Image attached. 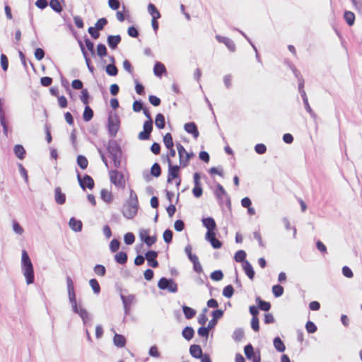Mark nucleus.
Masks as SVG:
<instances>
[{"label":"nucleus","instance_id":"51","mask_svg":"<svg viewBox=\"0 0 362 362\" xmlns=\"http://www.w3.org/2000/svg\"><path fill=\"white\" fill-rule=\"evenodd\" d=\"M97 54L100 57H105L107 55V49L103 44H100L97 47Z\"/></svg>","mask_w":362,"mask_h":362},{"label":"nucleus","instance_id":"30","mask_svg":"<svg viewBox=\"0 0 362 362\" xmlns=\"http://www.w3.org/2000/svg\"><path fill=\"white\" fill-rule=\"evenodd\" d=\"M163 143L165 147L168 148H172L174 147V143L173 140V137L170 133H166L163 136Z\"/></svg>","mask_w":362,"mask_h":362},{"label":"nucleus","instance_id":"10","mask_svg":"<svg viewBox=\"0 0 362 362\" xmlns=\"http://www.w3.org/2000/svg\"><path fill=\"white\" fill-rule=\"evenodd\" d=\"M66 284L69 300L71 303V304L74 306L75 309H76V299L74 291V286L73 281L70 276L66 277Z\"/></svg>","mask_w":362,"mask_h":362},{"label":"nucleus","instance_id":"38","mask_svg":"<svg viewBox=\"0 0 362 362\" xmlns=\"http://www.w3.org/2000/svg\"><path fill=\"white\" fill-rule=\"evenodd\" d=\"M89 284L95 293L98 294L100 292V286L95 279H91L89 281Z\"/></svg>","mask_w":362,"mask_h":362},{"label":"nucleus","instance_id":"47","mask_svg":"<svg viewBox=\"0 0 362 362\" xmlns=\"http://www.w3.org/2000/svg\"><path fill=\"white\" fill-rule=\"evenodd\" d=\"M124 240L127 245H132L135 241V236L132 233H127L124 235Z\"/></svg>","mask_w":362,"mask_h":362},{"label":"nucleus","instance_id":"48","mask_svg":"<svg viewBox=\"0 0 362 362\" xmlns=\"http://www.w3.org/2000/svg\"><path fill=\"white\" fill-rule=\"evenodd\" d=\"M169 281L170 279H167L166 278H161L158 283V288L161 290L167 289L169 285Z\"/></svg>","mask_w":362,"mask_h":362},{"label":"nucleus","instance_id":"44","mask_svg":"<svg viewBox=\"0 0 362 362\" xmlns=\"http://www.w3.org/2000/svg\"><path fill=\"white\" fill-rule=\"evenodd\" d=\"M105 71L107 74L110 76H116L118 73V69L117 66L114 64H108L106 66Z\"/></svg>","mask_w":362,"mask_h":362},{"label":"nucleus","instance_id":"29","mask_svg":"<svg viewBox=\"0 0 362 362\" xmlns=\"http://www.w3.org/2000/svg\"><path fill=\"white\" fill-rule=\"evenodd\" d=\"M256 302L258 304L259 308L262 310L268 311L271 308L270 303L262 300L259 297L256 298Z\"/></svg>","mask_w":362,"mask_h":362},{"label":"nucleus","instance_id":"11","mask_svg":"<svg viewBox=\"0 0 362 362\" xmlns=\"http://www.w3.org/2000/svg\"><path fill=\"white\" fill-rule=\"evenodd\" d=\"M157 257L158 253L153 250L148 251L145 255V258L146 259L148 265L153 268L158 267V262L156 259Z\"/></svg>","mask_w":362,"mask_h":362},{"label":"nucleus","instance_id":"26","mask_svg":"<svg viewBox=\"0 0 362 362\" xmlns=\"http://www.w3.org/2000/svg\"><path fill=\"white\" fill-rule=\"evenodd\" d=\"M155 124L156 127L159 129H163L165 127V117L163 114L158 113L156 115L155 119Z\"/></svg>","mask_w":362,"mask_h":362},{"label":"nucleus","instance_id":"20","mask_svg":"<svg viewBox=\"0 0 362 362\" xmlns=\"http://www.w3.org/2000/svg\"><path fill=\"white\" fill-rule=\"evenodd\" d=\"M189 353L190 354L196 358H200L202 354V349L199 345L193 344L189 347Z\"/></svg>","mask_w":362,"mask_h":362},{"label":"nucleus","instance_id":"35","mask_svg":"<svg viewBox=\"0 0 362 362\" xmlns=\"http://www.w3.org/2000/svg\"><path fill=\"white\" fill-rule=\"evenodd\" d=\"M274 346L275 349L279 352H283L286 349L284 342L279 337H276L274 339Z\"/></svg>","mask_w":362,"mask_h":362},{"label":"nucleus","instance_id":"42","mask_svg":"<svg viewBox=\"0 0 362 362\" xmlns=\"http://www.w3.org/2000/svg\"><path fill=\"white\" fill-rule=\"evenodd\" d=\"M94 272L100 276H104L106 273V269L103 265L101 264H97L94 267Z\"/></svg>","mask_w":362,"mask_h":362},{"label":"nucleus","instance_id":"63","mask_svg":"<svg viewBox=\"0 0 362 362\" xmlns=\"http://www.w3.org/2000/svg\"><path fill=\"white\" fill-rule=\"evenodd\" d=\"M35 57L37 60H41L45 57V52L41 48H37L35 51Z\"/></svg>","mask_w":362,"mask_h":362},{"label":"nucleus","instance_id":"22","mask_svg":"<svg viewBox=\"0 0 362 362\" xmlns=\"http://www.w3.org/2000/svg\"><path fill=\"white\" fill-rule=\"evenodd\" d=\"M113 342L116 346L119 348H122L124 347V346L126 345V339L122 334H115L113 337Z\"/></svg>","mask_w":362,"mask_h":362},{"label":"nucleus","instance_id":"58","mask_svg":"<svg viewBox=\"0 0 362 362\" xmlns=\"http://www.w3.org/2000/svg\"><path fill=\"white\" fill-rule=\"evenodd\" d=\"M123 68L127 71L129 72V74H133V71H134V69L130 63L129 61H128L127 59H125L124 62H123Z\"/></svg>","mask_w":362,"mask_h":362},{"label":"nucleus","instance_id":"19","mask_svg":"<svg viewBox=\"0 0 362 362\" xmlns=\"http://www.w3.org/2000/svg\"><path fill=\"white\" fill-rule=\"evenodd\" d=\"M100 198L107 204H110L113 201V195L112 192L107 189H101Z\"/></svg>","mask_w":362,"mask_h":362},{"label":"nucleus","instance_id":"2","mask_svg":"<svg viewBox=\"0 0 362 362\" xmlns=\"http://www.w3.org/2000/svg\"><path fill=\"white\" fill-rule=\"evenodd\" d=\"M21 263L27 284H33L34 281L33 266L26 250L22 251Z\"/></svg>","mask_w":362,"mask_h":362},{"label":"nucleus","instance_id":"17","mask_svg":"<svg viewBox=\"0 0 362 362\" xmlns=\"http://www.w3.org/2000/svg\"><path fill=\"white\" fill-rule=\"evenodd\" d=\"M243 267L245 273L251 280H253L255 277V272L252 264L248 261H245L243 264Z\"/></svg>","mask_w":362,"mask_h":362},{"label":"nucleus","instance_id":"9","mask_svg":"<svg viewBox=\"0 0 362 362\" xmlns=\"http://www.w3.org/2000/svg\"><path fill=\"white\" fill-rule=\"evenodd\" d=\"M139 237L148 247L153 245L157 240L156 235H150L149 229H141L139 230Z\"/></svg>","mask_w":362,"mask_h":362},{"label":"nucleus","instance_id":"18","mask_svg":"<svg viewBox=\"0 0 362 362\" xmlns=\"http://www.w3.org/2000/svg\"><path fill=\"white\" fill-rule=\"evenodd\" d=\"M54 199L56 202L59 204H64L66 202V196L59 187L55 188Z\"/></svg>","mask_w":362,"mask_h":362},{"label":"nucleus","instance_id":"46","mask_svg":"<svg viewBox=\"0 0 362 362\" xmlns=\"http://www.w3.org/2000/svg\"><path fill=\"white\" fill-rule=\"evenodd\" d=\"M272 293L275 297H279L282 296L284 293V288L280 285H274L272 287Z\"/></svg>","mask_w":362,"mask_h":362},{"label":"nucleus","instance_id":"27","mask_svg":"<svg viewBox=\"0 0 362 362\" xmlns=\"http://www.w3.org/2000/svg\"><path fill=\"white\" fill-rule=\"evenodd\" d=\"M14 153L16 156L17 158H18L21 160H23L25 158V150L21 145H16L13 148Z\"/></svg>","mask_w":362,"mask_h":362},{"label":"nucleus","instance_id":"4","mask_svg":"<svg viewBox=\"0 0 362 362\" xmlns=\"http://www.w3.org/2000/svg\"><path fill=\"white\" fill-rule=\"evenodd\" d=\"M180 168V165H173L172 161H169L167 181L168 183H170L175 180L177 188L179 187L181 183V179L179 176Z\"/></svg>","mask_w":362,"mask_h":362},{"label":"nucleus","instance_id":"6","mask_svg":"<svg viewBox=\"0 0 362 362\" xmlns=\"http://www.w3.org/2000/svg\"><path fill=\"white\" fill-rule=\"evenodd\" d=\"M179 155L180 165L181 168L188 165L190 158L194 156L192 153L187 152L185 147L180 143L176 144Z\"/></svg>","mask_w":362,"mask_h":362},{"label":"nucleus","instance_id":"55","mask_svg":"<svg viewBox=\"0 0 362 362\" xmlns=\"http://www.w3.org/2000/svg\"><path fill=\"white\" fill-rule=\"evenodd\" d=\"M119 247V242L116 239L112 240L110 243V250H111V252H116L117 250H118Z\"/></svg>","mask_w":362,"mask_h":362},{"label":"nucleus","instance_id":"40","mask_svg":"<svg viewBox=\"0 0 362 362\" xmlns=\"http://www.w3.org/2000/svg\"><path fill=\"white\" fill-rule=\"evenodd\" d=\"M151 173L153 176L158 177L161 174V169L158 163H154L151 168Z\"/></svg>","mask_w":362,"mask_h":362},{"label":"nucleus","instance_id":"15","mask_svg":"<svg viewBox=\"0 0 362 362\" xmlns=\"http://www.w3.org/2000/svg\"><path fill=\"white\" fill-rule=\"evenodd\" d=\"M184 129L187 133L192 134V136L194 139L198 138L199 133L197 127L195 124V123H194V122L186 123L184 126Z\"/></svg>","mask_w":362,"mask_h":362},{"label":"nucleus","instance_id":"49","mask_svg":"<svg viewBox=\"0 0 362 362\" xmlns=\"http://www.w3.org/2000/svg\"><path fill=\"white\" fill-rule=\"evenodd\" d=\"M211 278L214 281H220L223 278V274L221 270H216L211 274Z\"/></svg>","mask_w":362,"mask_h":362},{"label":"nucleus","instance_id":"3","mask_svg":"<svg viewBox=\"0 0 362 362\" xmlns=\"http://www.w3.org/2000/svg\"><path fill=\"white\" fill-rule=\"evenodd\" d=\"M143 112L145 116L148 118V120L144 122L143 127L144 130L139 134L138 138L140 140H147L149 139L153 130V121L148 109L144 108Z\"/></svg>","mask_w":362,"mask_h":362},{"label":"nucleus","instance_id":"62","mask_svg":"<svg viewBox=\"0 0 362 362\" xmlns=\"http://www.w3.org/2000/svg\"><path fill=\"white\" fill-rule=\"evenodd\" d=\"M40 83L43 86H49L52 83V78L48 76L41 78Z\"/></svg>","mask_w":362,"mask_h":362},{"label":"nucleus","instance_id":"12","mask_svg":"<svg viewBox=\"0 0 362 362\" xmlns=\"http://www.w3.org/2000/svg\"><path fill=\"white\" fill-rule=\"evenodd\" d=\"M244 351L247 359L252 360V362H260V356L254 354L253 346L250 344L245 346Z\"/></svg>","mask_w":362,"mask_h":362},{"label":"nucleus","instance_id":"39","mask_svg":"<svg viewBox=\"0 0 362 362\" xmlns=\"http://www.w3.org/2000/svg\"><path fill=\"white\" fill-rule=\"evenodd\" d=\"M50 7L56 12L60 13L62 11V7L58 0H51L49 1Z\"/></svg>","mask_w":362,"mask_h":362},{"label":"nucleus","instance_id":"5","mask_svg":"<svg viewBox=\"0 0 362 362\" xmlns=\"http://www.w3.org/2000/svg\"><path fill=\"white\" fill-rule=\"evenodd\" d=\"M110 182L117 187L124 189L126 185V181L122 173L112 170L109 172Z\"/></svg>","mask_w":362,"mask_h":362},{"label":"nucleus","instance_id":"25","mask_svg":"<svg viewBox=\"0 0 362 362\" xmlns=\"http://www.w3.org/2000/svg\"><path fill=\"white\" fill-rule=\"evenodd\" d=\"M69 226L72 230L78 232L82 229V222L79 220H76L74 218H71L69 221Z\"/></svg>","mask_w":362,"mask_h":362},{"label":"nucleus","instance_id":"56","mask_svg":"<svg viewBox=\"0 0 362 362\" xmlns=\"http://www.w3.org/2000/svg\"><path fill=\"white\" fill-rule=\"evenodd\" d=\"M209 332V327H205L204 326H202V327L199 328V329H198V334L199 336L205 337L206 339L208 338Z\"/></svg>","mask_w":362,"mask_h":362},{"label":"nucleus","instance_id":"28","mask_svg":"<svg viewBox=\"0 0 362 362\" xmlns=\"http://www.w3.org/2000/svg\"><path fill=\"white\" fill-rule=\"evenodd\" d=\"M148 11L150 13V15L152 16V18H160V13L156 7V6L151 3H150L148 5Z\"/></svg>","mask_w":362,"mask_h":362},{"label":"nucleus","instance_id":"31","mask_svg":"<svg viewBox=\"0 0 362 362\" xmlns=\"http://www.w3.org/2000/svg\"><path fill=\"white\" fill-rule=\"evenodd\" d=\"M93 117V111L88 106L86 105L83 113V119L85 122H89Z\"/></svg>","mask_w":362,"mask_h":362},{"label":"nucleus","instance_id":"34","mask_svg":"<svg viewBox=\"0 0 362 362\" xmlns=\"http://www.w3.org/2000/svg\"><path fill=\"white\" fill-rule=\"evenodd\" d=\"M182 336L187 340H190L193 338L194 334V331L191 327H186L182 330Z\"/></svg>","mask_w":362,"mask_h":362},{"label":"nucleus","instance_id":"32","mask_svg":"<svg viewBox=\"0 0 362 362\" xmlns=\"http://www.w3.org/2000/svg\"><path fill=\"white\" fill-rule=\"evenodd\" d=\"M115 261L121 264H124L127 261V255L124 252H119L115 256Z\"/></svg>","mask_w":362,"mask_h":362},{"label":"nucleus","instance_id":"64","mask_svg":"<svg viewBox=\"0 0 362 362\" xmlns=\"http://www.w3.org/2000/svg\"><path fill=\"white\" fill-rule=\"evenodd\" d=\"M108 5L112 10H117L119 8L120 4L118 0H109Z\"/></svg>","mask_w":362,"mask_h":362},{"label":"nucleus","instance_id":"61","mask_svg":"<svg viewBox=\"0 0 362 362\" xmlns=\"http://www.w3.org/2000/svg\"><path fill=\"white\" fill-rule=\"evenodd\" d=\"M185 223L182 220H177L174 223V228L177 231H182L184 229Z\"/></svg>","mask_w":362,"mask_h":362},{"label":"nucleus","instance_id":"52","mask_svg":"<svg viewBox=\"0 0 362 362\" xmlns=\"http://www.w3.org/2000/svg\"><path fill=\"white\" fill-rule=\"evenodd\" d=\"M1 65L4 71H7L8 67V61L7 57L4 54H1Z\"/></svg>","mask_w":362,"mask_h":362},{"label":"nucleus","instance_id":"13","mask_svg":"<svg viewBox=\"0 0 362 362\" xmlns=\"http://www.w3.org/2000/svg\"><path fill=\"white\" fill-rule=\"evenodd\" d=\"M216 232H214V233H211V232L206 233L205 238H206V240H208L211 243V246L214 248L219 249V248L221 247L222 243H221V242L219 240H218L216 238Z\"/></svg>","mask_w":362,"mask_h":362},{"label":"nucleus","instance_id":"53","mask_svg":"<svg viewBox=\"0 0 362 362\" xmlns=\"http://www.w3.org/2000/svg\"><path fill=\"white\" fill-rule=\"evenodd\" d=\"M163 236L165 242L170 243L173 239V232L170 229H167L164 231Z\"/></svg>","mask_w":362,"mask_h":362},{"label":"nucleus","instance_id":"36","mask_svg":"<svg viewBox=\"0 0 362 362\" xmlns=\"http://www.w3.org/2000/svg\"><path fill=\"white\" fill-rule=\"evenodd\" d=\"M344 19L349 25H352L355 21V15L351 11H346L344 13Z\"/></svg>","mask_w":362,"mask_h":362},{"label":"nucleus","instance_id":"8","mask_svg":"<svg viewBox=\"0 0 362 362\" xmlns=\"http://www.w3.org/2000/svg\"><path fill=\"white\" fill-rule=\"evenodd\" d=\"M77 179L79 183L80 187L85 190L86 187L89 189H93L95 186V182L93 179L88 175H85L83 178L81 177V175L78 173Z\"/></svg>","mask_w":362,"mask_h":362},{"label":"nucleus","instance_id":"60","mask_svg":"<svg viewBox=\"0 0 362 362\" xmlns=\"http://www.w3.org/2000/svg\"><path fill=\"white\" fill-rule=\"evenodd\" d=\"M192 193L195 197H200L203 193L202 185L194 186L192 189Z\"/></svg>","mask_w":362,"mask_h":362},{"label":"nucleus","instance_id":"7","mask_svg":"<svg viewBox=\"0 0 362 362\" xmlns=\"http://www.w3.org/2000/svg\"><path fill=\"white\" fill-rule=\"evenodd\" d=\"M120 121L117 114H110L108 117V130L112 136H115L119 128Z\"/></svg>","mask_w":362,"mask_h":362},{"label":"nucleus","instance_id":"23","mask_svg":"<svg viewBox=\"0 0 362 362\" xmlns=\"http://www.w3.org/2000/svg\"><path fill=\"white\" fill-rule=\"evenodd\" d=\"M215 194L216 197L220 199H222L224 197L227 198L228 202H230L229 197L226 191L225 190L223 187L219 183L216 185V190L215 192Z\"/></svg>","mask_w":362,"mask_h":362},{"label":"nucleus","instance_id":"41","mask_svg":"<svg viewBox=\"0 0 362 362\" xmlns=\"http://www.w3.org/2000/svg\"><path fill=\"white\" fill-rule=\"evenodd\" d=\"M89 93L87 89H82L81 94L80 95V99L81 102L86 105H88L89 103Z\"/></svg>","mask_w":362,"mask_h":362},{"label":"nucleus","instance_id":"1","mask_svg":"<svg viewBox=\"0 0 362 362\" xmlns=\"http://www.w3.org/2000/svg\"><path fill=\"white\" fill-rule=\"evenodd\" d=\"M139 209V200L136 192L130 190L129 198L124 204L122 209V214L127 218H133L137 214Z\"/></svg>","mask_w":362,"mask_h":362},{"label":"nucleus","instance_id":"45","mask_svg":"<svg viewBox=\"0 0 362 362\" xmlns=\"http://www.w3.org/2000/svg\"><path fill=\"white\" fill-rule=\"evenodd\" d=\"M234 293V288L233 286L228 285L223 290V295L226 298H231Z\"/></svg>","mask_w":362,"mask_h":362},{"label":"nucleus","instance_id":"50","mask_svg":"<svg viewBox=\"0 0 362 362\" xmlns=\"http://www.w3.org/2000/svg\"><path fill=\"white\" fill-rule=\"evenodd\" d=\"M107 23V21L106 18H102L98 20V21L95 24V28L98 30H101L103 29L104 26Z\"/></svg>","mask_w":362,"mask_h":362},{"label":"nucleus","instance_id":"59","mask_svg":"<svg viewBox=\"0 0 362 362\" xmlns=\"http://www.w3.org/2000/svg\"><path fill=\"white\" fill-rule=\"evenodd\" d=\"M251 327L255 332H258L259 330V319L257 317H252Z\"/></svg>","mask_w":362,"mask_h":362},{"label":"nucleus","instance_id":"37","mask_svg":"<svg viewBox=\"0 0 362 362\" xmlns=\"http://www.w3.org/2000/svg\"><path fill=\"white\" fill-rule=\"evenodd\" d=\"M77 164L81 169L84 170L88 167V159L85 156L80 155L77 157Z\"/></svg>","mask_w":362,"mask_h":362},{"label":"nucleus","instance_id":"24","mask_svg":"<svg viewBox=\"0 0 362 362\" xmlns=\"http://www.w3.org/2000/svg\"><path fill=\"white\" fill-rule=\"evenodd\" d=\"M153 72L156 76L160 77L163 74H166L165 65L161 62H156L153 68Z\"/></svg>","mask_w":362,"mask_h":362},{"label":"nucleus","instance_id":"54","mask_svg":"<svg viewBox=\"0 0 362 362\" xmlns=\"http://www.w3.org/2000/svg\"><path fill=\"white\" fill-rule=\"evenodd\" d=\"M305 328H306V330L308 333H314L317 331V327L315 326V325L311 322V321H308L306 325H305Z\"/></svg>","mask_w":362,"mask_h":362},{"label":"nucleus","instance_id":"14","mask_svg":"<svg viewBox=\"0 0 362 362\" xmlns=\"http://www.w3.org/2000/svg\"><path fill=\"white\" fill-rule=\"evenodd\" d=\"M202 223L204 227L207 228L206 233H214L216 229V223L214 219L211 217L204 218L202 219Z\"/></svg>","mask_w":362,"mask_h":362},{"label":"nucleus","instance_id":"16","mask_svg":"<svg viewBox=\"0 0 362 362\" xmlns=\"http://www.w3.org/2000/svg\"><path fill=\"white\" fill-rule=\"evenodd\" d=\"M216 38L219 42L225 44L230 51L235 50V45L230 39L221 35H216Z\"/></svg>","mask_w":362,"mask_h":362},{"label":"nucleus","instance_id":"21","mask_svg":"<svg viewBox=\"0 0 362 362\" xmlns=\"http://www.w3.org/2000/svg\"><path fill=\"white\" fill-rule=\"evenodd\" d=\"M120 42H121V37L119 35H110L107 37L108 45L112 49H115Z\"/></svg>","mask_w":362,"mask_h":362},{"label":"nucleus","instance_id":"57","mask_svg":"<svg viewBox=\"0 0 362 362\" xmlns=\"http://www.w3.org/2000/svg\"><path fill=\"white\" fill-rule=\"evenodd\" d=\"M255 150L258 154H263L267 151V147L263 144H258L255 146Z\"/></svg>","mask_w":362,"mask_h":362},{"label":"nucleus","instance_id":"43","mask_svg":"<svg viewBox=\"0 0 362 362\" xmlns=\"http://www.w3.org/2000/svg\"><path fill=\"white\" fill-rule=\"evenodd\" d=\"M246 257V253L244 250H238L235 254L234 259L238 262H244Z\"/></svg>","mask_w":362,"mask_h":362},{"label":"nucleus","instance_id":"33","mask_svg":"<svg viewBox=\"0 0 362 362\" xmlns=\"http://www.w3.org/2000/svg\"><path fill=\"white\" fill-rule=\"evenodd\" d=\"M182 310L187 319H192L196 315V311L187 305L182 306Z\"/></svg>","mask_w":362,"mask_h":362}]
</instances>
